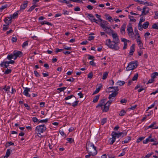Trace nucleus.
<instances>
[{"mask_svg": "<svg viewBox=\"0 0 158 158\" xmlns=\"http://www.w3.org/2000/svg\"><path fill=\"white\" fill-rule=\"evenodd\" d=\"M23 55V53L21 51L17 50H14L12 53L8 54L6 57V59L9 60H4L1 62L0 65L1 67H4L7 68L10 64H13L15 63V61L12 60V59H13L15 60L18 57L20 58Z\"/></svg>", "mask_w": 158, "mask_h": 158, "instance_id": "obj_1", "label": "nucleus"}, {"mask_svg": "<svg viewBox=\"0 0 158 158\" xmlns=\"http://www.w3.org/2000/svg\"><path fill=\"white\" fill-rule=\"evenodd\" d=\"M111 33L113 41H111L110 39H107L106 40L105 44L109 48L118 50L119 48L118 45L120 43L118 36L116 33H113L112 32Z\"/></svg>", "mask_w": 158, "mask_h": 158, "instance_id": "obj_2", "label": "nucleus"}, {"mask_svg": "<svg viewBox=\"0 0 158 158\" xmlns=\"http://www.w3.org/2000/svg\"><path fill=\"white\" fill-rule=\"evenodd\" d=\"M86 149L89 154L85 156V158H88L91 156H94L97 153V148L93 143H87L86 146Z\"/></svg>", "mask_w": 158, "mask_h": 158, "instance_id": "obj_3", "label": "nucleus"}, {"mask_svg": "<svg viewBox=\"0 0 158 158\" xmlns=\"http://www.w3.org/2000/svg\"><path fill=\"white\" fill-rule=\"evenodd\" d=\"M148 142H153L152 143V146H156L158 144L157 139L155 137L152 138V135H149L145 140H143V143L144 144L147 143Z\"/></svg>", "mask_w": 158, "mask_h": 158, "instance_id": "obj_4", "label": "nucleus"}, {"mask_svg": "<svg viewBox=\"0 0 158 158\" xmlns=\"http://www.w3.org/2000/svg\"><path fill=\"white\" fill-rule=\"evenodd\" d=\"M137 67V64L133 61H132L128 64L126 70L127 71H129L134 69Z\"/></svg>", "mask_w": 158, "mask_h": 158, "instance_id": "obj_5", "label": "nucleus"}, {"mask_svg": "<svg viewBox=\"0 0 158 158\" xmlns=\"http://www.w3.org/2000/svg\"><path fill=\"white\" fill-rule=\"evenodd\" d=\"M46 129V127L44 125H40L37 126L35 128L36 132L39 133H42Z\"/></svg>", "mask_w": 158, "mask_h": 158, "instance_id": "obj_6", "label": "nucleus"}, {"mask_svg": "<svg viewBox=\"0 0 158 158\" xmlns=\"http://www.w3.org/2000/svg\"><path fill=\"white\" fill-rule=\"evenodd\" d=\"M112 103L111 100L108 101L103 106L102 109H101L103 112H107L109 110L110 106V104Z\"/></svg>", "mask_w": 158, "mask_h": 158, "instance_id": "obj_7", "label": "nucleus"}, {"mask_svg": "<svg viewBox=\"0 0 158 158\" xmlns=\"http://www.w3.org/2000/svg\"><path fill=\"white\" fill-rule=\"evenodd\" d=\"M127 30L128 35L130 37L133 38L134 37V35L133 29L131 25L127 26Z\"/></svg>", "mask_w": 158, "mask_h": 158, "instance_id": "obj_8", "label": "nucleus"}, {"mask_svg": "<svg viewBox=\"0 0 158 158\" xmlns=\"http://www.w3.org/2000/svg\"><path fill=\"white\" fill-rule=\"evenodd\" d=\"M24 89V91L23 92V94L26 97H31V95L29 94V92L30 91V89L27 87H23Z\"/></svg>", "mask_w": 158, "mask_h": 158, "instance_id": "obj_9", "label": "nucleus"}, {"mask_svg": "<svg viewBox=\"0 0 158 158\" xmlns=\"http://www.w3.org/2000/svg\"><path fill=\"white\" fill-rule=\"evenodd\" d=\"M112 133L113 134V135H114L116 138L117 137L118 138L120 137L122 135V137H123L127 135V132L123 133V132H120L119 133H117L116 132H112Z\"/></svg>", "mask_w": 158, "mask_h": 158, "instance_id": "obj_10", "label": "nucleus"}, {"mask_svg": "<svg viewBox=\"0 0 158 158\" xmlns=\"http://www.w3.org/2000/svg\"><path fill=\"white\" fill-rule=\"evenodd\" d=\"M137 43L139 48L141 49L143 48V44L140 39V35L138 36V38L136 39Z\"/></svg>", "mask_w": 158, "mask_h": 158, "instance_id": "obj_11", "label": "nucleus"}, {"mask_svg": "<svg viewBox=\"0 0 158 158\" xmlns=\"http://www.w3.org/2000/svg\"><path fill=\"white\" fill-rule=\"evenodd\" d=\"M112 93L109 95L108 98L109 99V100H111L112 102H113V99L118 94V92H112Z\"/></svg>", "mask_w": 158, "mask_h": 158, "instance_id": "obj_12", "label": "nucleus"}, {"mask_svg": "<svg viewBox=\"0 0 158 158\" xmlns=\"http://www.w3.org/2000/svg\"><path fill=\"white\" fill-rule=\"evenodd\" d=\"M89 19L91 22L96 23H98L97 20L94 18V16L92 14H88L87 15Z\"/></svg>", "mask_w": 158, "mask_h": 158, "instance_id": "obj_13", "label": "nucleus"}, {"mask_svg": "<svg viewBox=\"0 0 158 158\" xmlns=\"http://www.w3.org/2000/svg\"><path fill=\"white\" fill-rule=\"evenodd\" d=\"M108 89L109 92H118V91L119 90L117 86L110 87L108 88Z\"/></svg>", "mask_w": 158, "mask_h": 158, "instance_id": "obj_14", "label": "nucleus"}, {"mask_svg": "<svg viewBox=\"0 0 158 158\" xmlns=\"http://www.w3.org/2000/svg\"><path fill=\"white\" fill-rule=\"evenodd\" d=\"M12 18L10 17H7L3 19V21L5 24H10L12 23Z\"/></svg>", "mask_w": 158, "mask_h": 158, "instance_id": "obj_15", "label": "nucleus"}, {"mask_svg": "<svg viewBox=\"0 0 158 158\" xmlns=\"http://www.w3.org/2000/svg\"><path fill=\"white\" fill-rule=\"evenodd\" d=\"M105 99H102L101 100L98 104L96 106V108L100 107L101 109H102L103 106L105 104Z\"/></svg>", "mask_w": 158, "mask_h": 158, "instance_id": "obj_16", "label": "nucleus"}, {"mask_svg": "<svg viewBox=\"0 0 158 158\" xmlns=\"http://www.w3.org/2000/svg\"><path fill=\"white\" fill-rule=\"evenodd\" d=\"M28 1H25L23 2V3L20 6V10H24L27 6Z\"/></svg>", "mask_w": 158, "mask_h": 158, "instance_id": "obj_17", "label": "nucleus"}, {"mask_svg": "<svg viewBox=\"0 0 158 158\" xmlns=\"http://www.w3.org/2000/svg\"><path fill=\"white\" fill-rule=\"evenodd\" d=\"M111 135L112 136V138H110L109 139V144L110 145L113 144L116 140V137L114 135H113V134L112 133L111 134Z\"/></svg>", "mask_w": 158, "mask_h": 158, "instance_id": "obj_18", "label": "nucleus"}, {"mask_svg": "<svg viewBox=\"0 0 158 158\" xmlns=\"http://www.w3.org/2000/svg\"><path fill=\"white\" fill-rule=\"evenodd\" d=\"M126 27V24L124 23L121 26L120 28V33L123 35H124L125 33V29Z\"/></svg>", "mask_w": 158, "mask_h": 158, "instance_id": "obj_19", "label": "nucleus"}, {"mask_svg": "<svg viewBox=\"0 0 158 158\" xmlns=\"http://www.w3.org/2000/svg\"><path fill=\"white\" fill-rule=\"evenodd\" d=\"M104 31H106V32L109 34V35H110V33L113 31L110 27H108L107 26L105 27V28H103Z\"/></svg>", "mask_w": 158, "mask_h": 158, "instance_id": "obj_20", "label": "nucleus"}, {"mask_svg": "<svg viewBox=\"0 0 158 158\" xmlns=\"http://www.w3.org/2000/svg\"><path fill=\"white\" fill-rule=\"evenodd\" d=\"M149 12L148 8L147 7H144L143 8V10L142 12V14L140 15V16L142 15H145L147 14Z\"/></svg>", "mask_w": 158, "mask_h": 158, "instance_id": "obj_21", "label": "nucleus"}, {"mask_svg": "<svg viewBox=\"0 0 158 158\" xmlns=\"http://www.w3.org/2000/svg\"><path fill=\"white\" fill-rule=\"evenodd\" d=\"M131 137L130 136H128L127 138L125 139L122 142V143H129L131 140Z\"/></svg>", "mask_w": 158, "mask_h": 158, "instance_id": "obj_22", "label": "nucleus"}, {"mask_svg": "<svg viewBox=\"0 0 158 158\" xmlns=\"http://www.w3.org/2000/svg\"><path fill=\"white\" fill-rule=\"evenodd\" d=\"M11 150L10 149H8L7 150L5 156H4V158H8V157L10 156Z\"/></svg>", "mask_w": 158, "mask_h": 158, "instance_id": "obj_23", "label": "nucleus"}, {"mask_svg": "<svg viewBox=\"0 0 158 158\" xmlns=\"http://www.w3.org/2000/svg\"><path fill=\"white\" fill-rule=\"evenodd\" d=\"M135 45L133 44L132 45L130 48V50L129 52V55H132L133 54V52L135 51Z\"/></svg>", "mask_w": 158, "mask_h": 158, "instance_id": "obj_24", "label": "nucleus"}, {"mask_svg": "<svg viewBox=\"0 0 158 158\" xmlns=\"http://www.w3.org/2000/svg\"><path fill=\"white\" fill-rule=\"evenodd\" d=\"M9 26L10 24H3V31H5L9 29Z\"/></svg>", "mask_w": 158, "mask_h": 158, "instance_id": "obj_25", "label": "nucleus"}, {"mask_svg": "<svg viewBox=\"0 0 158 158\" xmlns=\"http://www.w3.org/2000/svg\"><path fill=\"white\" fill-rule=\"evenodd\" d=\"M102 22L100 23V26L102 28H105L108 24L107 22L106 21H102Z\"/></svg>", "mask_w": 158, "mask_h": 158, "instance_id": "obj_26", "label": "nucleus"}, {"mask_svg": "<svg viewBox=\"0 0 158 158\" xmlns=\"http://www.w3.org/2000/svg\"><path fill=\"white\" fill-rule=\"evenodd\" d=\"M100 85L99 86L98 88H96L95 91L93 92V94H96L99 92L101 89L102 87V85L101 84H100Z\"/></svg>", "mask_w": 158, "mask_h": 158, "instance_id": "obj_27", "label": "nucleus"}, {"mask_svg": "<svg viewBox=\"0 0 158 158\" xmlns=\"http://www.w3.org/2000/svg\"><path fill=\"white\" fill-rule=\"evenodd\" d=\"M149 25V23L148 22H146L144 23H143L142 26V29L143 28L144 29H147Z\"/></svg>", "mask_w": 158, "mask_h": 158, "instance_id": "obj_28", "label": "nucleus"}, {"mask_svg": "<svg viewBox=\"0 0 158 158\" xmlns=\"http://www.w3.org/2000/svg\"><path fill=\"white\" fill-rule=\"evenodd\" d=\"M41 25H43L44 24H47L48 25L52 26V24L49 22H47L46 21H44L41 22Z\"/></svg>", "mask_w": 158, "mask_h": 158, "instance_id": "obj_29", "label": "nucleus"}, {"mask_svg": "<svg viewBox=\"0 0 158 158\" xmlns=\"http://www.w3.org/2000/svg\"><path fill=\"white\" fill-rule=\"evenodd\" d=\"M8 5L7 4L2 6L0 7V12H2L4 9L7 8L8 7Z\"/></svg>", "mask_w": 158, "mask_h": 158, "instance_id": "obj_30", "label": "nucleus"}, {"mask_svg": "<svg viewBox=\"0 0 158 158\" xmlns=\"http://www.w3.org/2000/svg\"><path fill=\"white\" fill-rule=\"evenodd\" d=\"M18 15V12H15L12 15H10V17H11L12 19H14L16 18Z\"/></svg>", "mask_w": 158, "mask_h": 158, "instance_id": "obj_31", "label": "nucleus"}, {"mask_svg": "<svg viewBox=\"0 0 158 158\" xmlns=\"http://www.w3.org/2000/svg\"><path fill=\"white\" fill-rule=\"evenodd\" d=\"M156 122H154L152 123L150 125L148 126L147 127V129H148L151 128H152L153 129L155 125H156Z\"/></svg>", "mask_w": 158, "mask_h": 158, "instance_id": "obj_32", "label": "nucleus"}, {"mask_svg": "<svg viewBox=\"0 0 158 158\" xmlns=\"http://www.w3.org/2000/svg\"><path fill=\"white\" fill-rule=\"evenodd\" d=\"M37 6L36 5L33 4L32 6H31L27 10L28 12H31Z\"/></svg>", "mask_w": 158, "mask_h": 158, "instance_id": "obj_33", "label": "nucleus"}, {"mask_svg": "<svg viewBox=\"0 0 158 158\" xmlns=\"http://www.w3.org/2000/svg\"><path fill=\"white\" fill-rule=\"evenodd\" d=\"M100 96L99 95L95 96L94 98L93 102L94 103L96 102L99 99Z\"/></svg>", "mask_w": 158, "mask_h": 158, "instance_id": "obj_34", "label": "nucleus"}, {"mask_svg": "<svg viewBox=\"0 0 158 158\" xmlns=\"http://www.w3.org/2000/svg\"><path fill=\"white\" fill-rule=\"evenodd\" d=\"M158 76V73L157 72H154L152 74L151 77L154 79L157 76Z\"/></svg>", "mask_w": 158, "mask_h": 158, "instance_id": "obj_35", "label": "nucleus"}, {"mask_svg": "<svg viewBox=\"0 0 158 158\" xmlns=\"http://www.w3.org/2000/svg\"><path fill=\"white\" fill-rule=\"evenodd\" d=\"M66 140L70 143H72L74 142V139L72 138H68L66 139Z\"/></svg>", "mask_w": 158, "mask_h": 158, "instance_id": "obj_36", "label": "nucleus"}, {"mask_svg": "<svg viewBox=\"0 0 158 158\" xmlns=\"http://www.w3.org/2000/svg\"><path fill=\"white\" fill-rule=\"evenodd\" d=\"M108 74V72H106L103 73L102 76V79L104 80H105L107 77Z\"/></svg>", "mask_w": 158, "mask_h": 158, "instance_id": "obj_37", "label": "nucleus"}, {"mask_svg": "<svg viewBox=\"0 0 158 158\" xmlns=\"http://www.w3.org/2000/svg\"><path fill=\"white\" fill-rule=\"evenodd\" d=\"M128 18L130 19V21L135 22L136 21V20L134 18V17L133 16L129 15Z\"/></svg>", "mask_w": 158, "mask_h": 158, "instance_id": "obj_38", "label": "nucleus"}, {"mask_svg": "<svg viewBox=\"0 0 158 158\" xmlns=\"http://www.w3.org/2000/svg\"><path fill=\"white\" fill-rule=\"evenodd\" d=\"M142 22L139 21L138 26V29L140 31L142 30Z\"/></svg>", "mask_w": 158, "mask_h": 158, "instance_id": "obj_39", "label": "nucleus"}, {"mask_svg": "<svg viewBox=\"0 0 158 158\" xmlns=\"http://www.w3.org/2000/svg\"><path fill=\"white\" fill-rule=\"evenodd\" d=\"M48 118H46L44 119L39 120H38V122L39 123H46L48 122Z\"/></svg>", "mask_w": 158, "mask_h": 158, "instance_id": "obj_40", "label": "nucleus"}, {"mask_svg": "<svg viewBox=\"0 0 158 158\" xmlns=\"http://www.w3.org/2000/svg\"><path fill=\"white\" fill-rule=\"evenodd\" d=\"M126 113V111L125 110H123L120 111L119 114V115L121 116H123Z\"/></svg>", "mask_w": 158, "mask_h": 158, "instance_id": "obj_41", "label": "nucleus"}, {"mask_svg": "<svg viewBox=\"0 0 158 158\" xmlns=\"http://www.w3.org/2000/svg\"><path fill=\"white\" fill-rule=\"evenodd\" d=\"M145 138L144 137H140L137 139L136 140V142L137 143H139L141 141L143 140Z\"/></svg>", "mask_w": 158, "mask_h": 158, "instance_id": "obj_42", "label": "nucleus"}, {"mask_svg": "<svg viewBox=\"0 0 158 158\" xmlns=\"http://www.w3.org/2000/svg\"><path fill=\"white\" fill-rule=\"evenodd\" d=\"M138 73H136L135 74L134 76L132 78V80L133 81H135V80H136L137 79H138Z\"/></svg>", "mask_w": 158, "mask_h": 158, "instance_id": "obj_43", "label": "nucleus"}, {"mask_svg": "<svg viewBox=\"0 0 158 158\" xmlns=\"http://www.w3.org/2000/svg\"><path fill=\"white\" fill-rule=\"evenodd\" d=\"M28 41H26L24 42L22 45L23 48H24L25 47L28 46Z\"/></svg>", "mask_w": 158, "mask_h": 158, "instance_id": "obj_44", "label": "nucleus"}, {"mask_svg": "<svg viewBox=\"0 0 158 158\" xmlns=\"http://www.w3.org/2000/svg\"><path fill=\"white\" fill-rule=\"evenodd\" d=\"M73 97H75L74 95H71L70 96H68L65 97V98H64V100H69V99H70L71 98H72Z\"/></svg>", "mask_w": 158, "mask_h": 158, "instance_id": "obj_45", "label": "nucleus"}, {"mask_svg": "<svg viewBox=\"0 0 158 158\" xmlns=\"http://www.w3.org/2000/svg\"><path fill=\"white\" fill-rule=\"evenodd\" d=\"M62 14L64 15H69V12L67 11L66 10H62Z\"/></svg>", "mask_w": 158, "mask_h": 158, "instance_id": "obj_46", "label": "nucleus"}, {"mask_svg": "<svg viewBox=\"0 0 158 158\" xmlns=\"http://www.w3.org/2000/svg\"><path fill=\"white\" fill-rule=\"evenodd\" d=\"M78 101H76L73 102L72 104V106L73 107H75L77 105L78 103L79 102Z\"/></svg>", "mask_w": 158, "mask_h": 158, "instance_id": "obj_47", "label": "nucleus"}, {"mask_svg": "<svg viewBox=\"0 0 158 158\" xmlns=\"http://www.w3.org/2000/svg\"><path fill=\"white\" fill-rule=\"evenodd\" d=\"M66 88V87H62L61 88H58L57 89L58 90L60 91V92L64 91Z\"/></svg>", "mask_w": 158, "mask_h": 158, "instance_id": "obj_48", "label": "nucleus"}, {"mask_svg": "<svg viewBox=\"0 0 158 158\" xmlns=\"http://www.w3.org/2000/svg\"><path fill=\"white\" fill-rule=\"evenodd\" d=\"M117 83H118V84L120 86L123 85L125 83V82L124 81H118Z\"/></svg>", "mask_w": 158, "mask_h": 158, "instance_id": "obj_49", "label": "nucleus"}, {"mask_svg": "<svg viewBox=\"0 0 158 158\" xmlns=\"http://www.w3.org/2000/svg\"><path fill=\"white\" fill-rule=\"evenodd\" d=\"M63 48L64 49L66 50H71L72 49V48L68 47L65 45H64L63 46Z\"/></svg>", "mask_w": 158, "mask_h": 158, "instance_id": "obj_50", "label": "nucleus"}, {"mask_svg": "<svg viewBox=\"0 0 158 158\" xmlns=\"http://www.w3.org/2000/svg\"><path fill=\"white\" fill-rule=\"evenodd\" d=\"M11 72V70L10 69H6L4 72V74H8L10 73Z\"/></svg>", "mask_w": 158, "mask_h": 158, "instance_id": "obj_51", "label": "nucleus"}, {"mask_svg": "<svg viewBox=\"0 0 158 158\" xmlns=\"http://www.w3.org/2000/svg\"><path fill=\"white\" fill-rule=\"evenodd\" d=\"M96 17L98 19L99 21L100 22H102V20L101 18V16L98 14H96L95 15Z\"/></svg>", "mask_w": 158, "mask_h": 158, "instance_id": "obj_52", "label": "nucleus"}, {"mask_svg": "<svg viewBox=\"0 0 158 158\" xmlns=\"http://www.w3.org/2000/svg\"><path fill=\"white\" fill-rule=\"evenodd\" d=\"M93 74L92 72H89L88 75V78L89 79H91L92 78Z\"/></svg>", "mask_w": 158, "mask_h": 158, "instance_id": "obj_53", "label": "nucleus"}, {"mask_svg": "<svg viewBox=\"0 0 158 158\" xmlns=\"http://www.w3.org/2000/svg\"><path fill=\"white\" fill-rule=\"evenodd\" d=\"M107 119L106 118H103L101 121V124L102 125H104L106 122Z\"/></svg>", "mask_w": 158, "mask_h": 158, "instance_id": "obj_54", "label": "nucleus"}, {"mask_svg": "<svg viewBox=\"0 0 158 158\" xmlns=\"http://www.w3.org/2000/svg\"><path fill=\"white\" fill-rule=\"evenodd\" d=\"M60 2L63 3H65L66 4H68L69 3V2L66 0H60Z\"/></svg>", "mask_w": 158, "mask_h": 158, "instance_id": "obj_55", "label": "nucleus"}, {"mask_svg": "<svg viewBox=\"0 0 158 158\" xmlns=\"http://www.w3.org/2000/svg\"><path fill=\"white\" fill-rule=\"evenodd\" d=\"M2 89H3V90H4L5 92H6L7 94H8V92L9 91L6 88V85H5V86H3Z\"/></svg>", "mask_w": 158, "mask_h": 158, "instance_id": "obj_56", "label": "nucleus"}, {"mask_svg": "<svg viewBox=\"0 0 158 158\" xmlns=\"http://www.w3.org/2000/svg\"><path fill=\"white\" fill-rule=\"evenodd\" d=\"M152 28L153 29H158V25L156 23L154 24L152 26Z\"/></svg>", "mask_w": 158, "mask_h": 158, "instance_id": "obj_57", "label": "nucleus"}, {"mask_svg": "<svg viewBox=\"0 0 158 158\" xmlns=\"http://www.w3.org/2000/svg\"><path fill=\"white\" fill-rule=\"evenodd\" d=\"M24 105L25 107L26 108V109L28 110H29L30 109V107L27 103H24Z\"/></svg>", "mask_w": 158, "mask_h": 158, "instance_id": "obj_58", "label": "nucleus"}, {"mask_svg": "<svg viewBox=\"0 0 158 158\" xmlns=\"http://www.w3.org/2000/svg\"><path fill=\"white\" fill-rule=\"evenodd\" d=\"M145 3H146V4L148 6H153V4L151 2H145Z\"/></svg>", "mask_w": 158, "mask_h": 158, "instance_id": "obj_59", "label": "nucleus"}, {"mask_svg": "<svg viewBox=\"0 0 158 158\" xmlns=\"http://www.w3.org/2000/svg\"><path fill=\"white\" fill-rule=\"evenodd\" d=\"M16 90L12 87L11 89V92L12 94H14L15 93H16Z\"/></svg>", "mask_w": 158, "mask_h": 158, "instance_id": "obj_60", "label": "nucleus"}, {"mask_svg": "<svg viewBox=\"0 0 158 158\" xmlns=\"http://www.w3.org/2000/svg\"><path fill=\"white\" fill-rule=\"evenodd\" d=\"M86 7L89 10H91L93 8V6L90 5H88L86 6Z\"/></svg>", "mask_w": 158, "mask_h": 158, "instance_id": "obj_61", "label": "nucleus"}, {"mask_svg": "<svg viewBox=\"0 0 158 158\" xmlns=\"http://www.w3.org/2000/svg\"><path fill=\"white\" fill-rule=\"evenodd\" d=\"M59 132L60 134L63 136H64V135H65V134L64 131L62 130H60L59 131Z\"/></svg>", "mask_w": 158, "mask_h": 158, "instance_id": "obj_62", "label": "nucleus"}, {"mask_svg": "<svg viewBox=\"0 0 158 158\" xmlns=\"http://www.w3.org/2000/svg\"><path fill=\"white\" fill-rule=\"evenodd\" d=\"M34 73L36 77H39L40 76V74H39V73L37 72V71L35 70L34 71Z\"/></svg>", "mask_w": 158, "mask_h": 158, "instance_id": "obj_63", "label": "nucleus"}, {"mask_svg": "<svg viewBox=\"0 0 158 158\" xmlns=\"http://www.w3.org/2000/svg\"><path fill=\"white\" fill-rule=\"evenodd\" d=\"M155 15L154 16V18L155 19H158V11L155 12Z\"/></svg>", "mask_w": 158, "mask_h": 158, "instance_id": "obj_64", "label": "nucleus"}]
</instances>
